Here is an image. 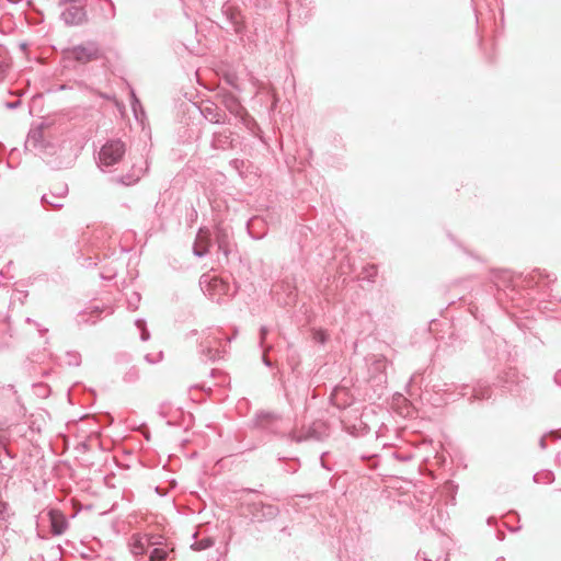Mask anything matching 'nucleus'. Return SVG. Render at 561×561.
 I'll use <instances>...</instances> for the list:
<instances>
[{
	"mask_svg": "<svg viewBox=\"0 0 561 561\" xmlns=\"http://www.w3.org/2000/svg\"><path fill=\"white\" fill-rule=\"evenodd\" d=\"M539 446L541 449H546L547 448V444H546V435H543L540 439H539Z\"/></svg>",
	"mask_w": 561,
	"mask_h": 561,
	"instance_id": "obj_51",
	"label": "nucleus"
},
{
	"mask_svg": "<svg viewBox=\"0 0 561 561\" xmlns=\"http://www.w3.org/2000/svg\"><path fill=\"white\" fill-rule=\"evenodd\" d=\"M139 301H140V294L136 293V291H133L131 295L127 299L128 307L133 310L138 309Z\"/></svg>",
	"mask_w": 561,
	"mask_h": 561,
	"instance_id": "obj_37",
	"label": "nucleus"
},
{
	"mask_svg": "<svg viewBox=\"0 0 561 561\" xmlns=\"http://www.w3.org/2000/svg\"><path fill=\"white\" fill-rule=\"evenodd\" d=\"M204 117L213 124H230V118L224 110L219 107V104L206 105L202 108Z\"/></svg>",
	"mask_w": 561,
	"mask_h": 561,
	"instance_id": "obj_16",
	"label": "nucleus"
},
{
	"mask_svg": "<svg viewBox=\"0 0 561 561\" xmlns=\"http://www.w3.org/2000/svg\"><path fill=\"white\" fill-rule=\"evenodd\" d=\"M65 7L60 16L65 24L78 26L88 22L87 4H60Z\"/></svg>",
	"mask_w": 561,
	"mask_h": 561,
	"instance_id": "obj_10",
	"label": "nucleus"
},
{
	"mask_svg": "<svg viewBox=\"0 0 561 561\" xmlns=\"http://www.w3.org/2000/svg\"><path fill=\"white\" fill-rule=\"evenodd\" d=\"M64 55L67 59L82 65L99 60L103 57L102 49L95 41H88L83 44L69 47L64 51Z\"/></svg>",
	"mask_w": 561,
	"mask_h": 561,
	"instance_id": "obj_4",
	"label": "nucleus"
},
{
	"mask_svg": "<svg viewBox=\"0 0 561 561\" xmlns=\"http://www.w3.org/2000/svg\"><path fill=\"white\" fill-rule=\"evenodd\" d=\"M144 175L142 169H137L135 165H133L131 170L127 172L126 174L122 176H117L115 179L116 183L123 184V185H133L137 183L140 178Z\"/></svg>",
	"mask_w": 561,
	"mask_h": 561,
	"instance_id": "obj_20",
	"label": "nucleus"
},
{
	"mask_svg": "<svg viewBox=\"0 0 561 561\" xmlns=\"http://www.w3.org/2000/svg\"><path fill=\"white\" fill-rule=\"evenodd\" d=\"M168 15L167 12H164L162 9H156L152 12V16L157 20H163Z\"/></svg>",
	"mask_w": 561,
	"mask_h": 561,
	"instance_id": "obj_46",
	"label": "nucleus"
},
{
	"mask_svg": "<svg viewBox=\"0 0 561 561\" xmlns=\"http://www.w3.org/2000/svg\"><path fill=\"white\" fill-rule=\"evenodd\" d=\"M139 378V371L136 367H131L128 371L125 373L123 379L125 382H135Z\"/></svg>",
	"mask_w": 561,
	"mask_h": 561,
	"instance_id": "obj_36",
	"label": "nucleus"
},
{
	"mask_svg": "<svg viewBox=\"0 0 561 561\" xmlns=\"http://www.w3.org/2000/svg\"><path fill=\"white\" fill-rule=\"evenodd\" d=\"M232 228L228 225L217 224L214 230V238L218 251H220L227 259L232 250Z\"/></svg>",
	"mask_w": 561,
	"mask_h": 561,
	"instance_id": "obj_11",
	"label": "nucleus"
},
{
	"mask_svg": "<svg viewBox=\"0 0 561 561\" xmlns=\"http://www.w3.org/2000/svg\"><path fill=\"white\" fill-rule=\"evenodd\" d=\"M131 548L130 551L134 556H141L145 553V545L139 535H134L131 538Z\"/></svg>",
	"mask_w": 561,
	"mask_h": 561,
	"instance_id": "obj_27",
	"label": "nucleus"
},
{
	"mask_svg": "<svg viewBox=\"0 0 561 561\" xmlns=\"http://www.w3.org/2000/svg\"><path fill=\"white\" fill-rule=\"evenodd\" d=\"M101 312H102V309L100 307H98V306H94V307L85 309L84 312L82 313V317H84L87 313H89V314L95 313L96 317H99V314Z\"/></svg>",
	"mask_w": 561,
	"mask_h": 561,
	"instance_id": "obj_45",
	"label": "nucleus"
},
{
	"mask_svg": "<svg viewBox=\"0 0 561 561\" xmlns=\"http://www.w3.org/2000/svg\"><path fill=\"white\" fill-rule=\"evenodd\" d=\"M515 290L513 284V276L508 271H496L492 273L491 284L489 285V291L497 304H502V293L512 298L511 294Z\"/></svg>",
	"mask_w": 561,
	"mask_h": 561,
	"instance_id": "obj_5",
	"label": "nucleus"
},
{
	"mask_svg": "<svg viewBox=\"0 0 561 561\" xmlns=\"http://www.w3.org/2000/svg\"><path fill=\"white\" fill-rule=\"evenodd\" d=\"M137 106H141L140 105V102L139 100L137 99L136 94L134 91H131V107H133V111L135 112V116L137 117Z\"/></svg>",
	"mask_w": 561,
	"mask_h": 561,
	"instance_id": "obj_44",
	"label": "nucleus"
},
{
	"mask_svg": "<svg viewBox=\"0 0 561 561\" xmlns=\"http://www.w3.org/2000/svg\"><path fill=\"white\" fill-rule=\"evenodd\" d=\"M44 128V123L31 128L27 134L26 145L36 149L50 169L62 170L70 168L75 162V154L67 152L61 158H54V154L57 152V146L55 142L45 139Z\"/></svg>",
	"mask_w": 561,
	"mask_h": 561,
	"instance_id": "obj_1",
	"label": "nucleus"
},
{
	"mask_svg": "<svg viewBox=\"0 0 561 561\" xmlns=\"http://www.w3.org/2000/svg\"><path fill=\"white\" fill-rule=\"evenodd\" d=\"M91 265H95V263H92L91 259H89V261H87V266H91Z\"/></svg>",
	"mask_w": 561,
	"mask_h": 561,
	"instance_id": "obj_55",
	"label": "nucleus"
},
{
	"mask_svg": "<svg viewBox=\"0 0 561 561\" xmlns=\"http://www.w3.org/2000/svg\"><path fill=\"white\" fill-rule=\"evenodd\" d=\"M18 105H19V102H15V103H8V106H9L10 108H15Z\"/></svg>",
	"mask_w": 561,
	"mask_h": 561,
	"instance_id": "obj_53",
	"label": "nucleus"
},
{
	"mask_svg": "<svg viewBox=\"0 0 561 561\" xmlns=\"http://www.w3.org/2000/svg\"><path fill=\"white\" fill-rule=\"evenodd\" d=\"M288 23L297 21L305 23L311 16V0H287Z\"/></svg>",
	"mask_w": 561,
	"mask_h": 561,
	"instance_id": "obj_9",
	"label": "nucleus"
},
{
	"mask_svg": "<svg viewBox=\"0 0 561 561\" xmlns=\"http://www.w3.org/2000/svg\"><path fill=\"white\" fill-rule=\"evenodd\" d=\"M221 14L225 19L226 27L240 33L243 28L242 16L240 10L229 2H225L221 7Z\"/></svg>",
	"mask_w": 561,
	"mask_h": 561,
	"instance_id": "obj_12",
	"label": "nucleus"
},
{
	"mask_svg": "<svg viewBox=\"0 0 561 561\" xmlns=\"http://www.w3.org/2000/svg\"><path fill=\"white\" fill-rule=\"evenodd\" d=\"M245 491H247V492H251V493L256 492V491H255V490H253V489H247Z\"/></svg>",
	"mask_w": 561,
	"mask_h": 561,
	"instance_id": "obj_56",
	"label": "nucleus"
},
{
	"mask_svg": "<svg viewBox=\"0 0 561 561\" xmlns=\"http://www.w3.org/2000/svg\"><path fill=\"white\" fill-rule=\"evenodd\" d=\"M216 100L218 104L222 105L231 115L240 118L242 123H245L248 116L247 110L232 92L222 90L217 93Z\"/></svg>",
	"mask_w": 561,
	"mask_h": 561,
	"instance_id": "obj_8",
	"label": "nucleus"
},
{
	"mask_svg": "<svg viewBox=\"0 0 561 561\" xmlns=\"http://www.w3.org/2000/svg\"><path fill=\"white\" fill-rule=\"evenodd\" d=\"M272 347L268 346L267 348L264 350V353L262 355V362L263 364L266 366V367H272L273 364L272 362L270 360V358L267 357L266 353L271 350Z\"/></svg>",
	"mask_w": 561,
	"mask_h": 561,
	"instance_id": "obj_47",
	"label": "nucleus"
},
{
	"mask_svg": "<svg viewBox=\"0 0 561 561\" xmlns=\"http://www.w3.org/2000/svg\"><path fill=\"white\" fill-rule=\"evenodd\" d=\"M505 346L506 342L502 337L493 335L492 332L483 337V348L490 359H500L501 355L505 353L504 350L501 352V348Z\"/></svg>",
	"mask_w": 561,
	"mask_h": 561,
	"instance_id": "obj_14",
	"label": "nucleus"
},
{
	"mask_svg": "<svg viewBox=\"0 0 561 561\" xmlns=\"http://www.w3.org/2000/svg\"><path fill=\"white\" fill-rule=\"evenodd\" d=\"M533 480L536 483L551 484L554 481V474L550 470H543L535 473Z\"/></svg>",
	"mask_w": 561,
	"mask_h": 561,
	"instance_id": "obj_25",
	"label": "nucleus"
},
{
	"mask_svg": "<svg viewBox=\"0 0 561 561\" xmlns=\"http://www.w3.org/2000/svg\"><path fill=\"white\" fill-rule=\"evenodd\" d=\"M174 551L173 547L165 543L163 547H154L149 554V561H168Z\"/></svg>",
	"mask_w": 561,
	"mask_h": 561,
	"instance_id": "obj_22",
	"label": "nucleus"
},
{
	"mask_svg": "<svg viewBox=\"0 0 561 561\" xmlns=\"http://www.w3.org/2000/svg\"><path fill=\"white\" fill-rule=\"evenodd\" d=\"M289 473H295L297 471V468L289 467V469H286Z\"/></svg>",
	"mask_w": 561,
	"mask_h": 561,
	"instance_id": "obj_54",
	"label": "nucleus"
},
{
	"mask_svg": "<svg viewBox=\"0 0 561 561\" xmlns=\"http://www.w3.org/2000/svg\"><path fill=\"white\" fill-rule=\"evenodd\" d=\"M268 329L265 325L260 328V346L263 347L264 341L267 336Z\"/></svg>",
	"mask_w": 561,
	"mask_h": 561,
	"instance_id": "obj_43",
	"label": "nucleus"
},
{
	"mask_svg": "<svg viewBox=\"0 0 561 561\" xmlns=\"http://www.w3.org/2000/svg\"><path fill=\"white\" fill-rule=\"evenodd\" d=\"M60 198H53L51 192L49 194H43L41 197V203L43 206H49L55 209L62 208L64 204L59 202Z\"/></svg>",
	"mask_w": 561,
	"mask_h": 561,
	"instance_id": "obj_26",
	"label": "nucleus"
},
{
	"mask_svg": "<svg viewBox=\"0 0 561 561\" xmlns=\"http://www.w3.org/2000/svg\"><path fill=\"white\" fill-rule=\"evenodd\" d=\"M221 340L216 336H206L199 344L201 354L210 362L222 357V351L219 348Z\"/></svg>",
	"mask_w": 561,
	"mask_h": 561,
	"instance_id": "obj_13",
	"label": "nucleus"
},
{
	"mask_svg": "<svg viewBox=\"0 0 561 561\" xmlns=\"http://www.w3.org/2000/svg\"><path fill=\"white\" fill-rule=\"evenodd\" d=\"M328 339H329V336H328L327 332H325V331H323V330H317V331H314V333H313V340H314V342H316V343H319V344H321V345L325 344V343H327V341H328Z\"/></svg>",
	"mask_w": 561,
	"mask_h": 561,
	"instance_id": "obj_38",
	"label": "nucleus"
},
{
	"mask_svg": "<svg viewBox=\"0 0 561 561\" xmlns=\"http://www.w3.org/2000/svg\"><path fill=\"white\" fill-rule=\"evenodd\" d=\"M214 545V540L210 537L203 538L199 541L192 543L191 548L195 551H202L210 548Z\"/></svg>",
	"mask_w": 561,
	"mask_h": 561,
	"instance_id": "obj_32",
	"label": "nucleus"
},
{
	"mask_svg": "<svg viewBox=\"0 0 561 561\" xmlns=\"http://www.w3.org/2000/svg\"><path fill=\"white\" fill-rule=\"evenodd\" d=\"M126 145L122 139H108L100 148L96 158V164L101 171H111V168L117 165L125 157Z\"/></svg>",
	"mask_w": 561,
	"mask_h": 561,
	"instance_id": "obj_3",
	"label": "nucleus"
},
{
	"mask_svg": "<svg viewBox=\"0 0 561 561\" xmlns=\"http://www.w3.org/2000/svg\"><path fill=\"white\" fill-rule=\"evenodd\" d=\"M65 363L68 366L77 367L81 363V355L75 351L67 352L65 355Z\"/></svg>",
	"mask_w": 561,
	"mask_h": 561,
	"instance_id": "obj_29",
	"label": "nucleus"
},
{
	"mask_svg": "<svg viewBox=\"0 0 561 561\" xmlns=\"http://www.w3.org/2000/svg\"><path fill=\"white\" fill-rule=\"evenodd\" d=\"M517 379V371L513 368H510L505 371L504 376L499 378V386L506 388L510 391H513V386Z\"/></svg>",
	"mask_w": 561,
	"mask_h": 561,
	"instance_id": "obj_23",
	"label": "nucleus"
},
{
	"mask_svg": "<svg viewBox=\"0 0 561 561\" xmlns=\"http://www.w3.org/2000/svg\"><path fill=\"white\" fill-rule=\"evenodd\" d=\"M245 514L252 523H264L275 519L279 515V507L264 502H249L244 505Z\"/></svg>",
	"mask_w": 561,
	"mask_h": 561,
	"instance_id": "obj_7",
	"label": "nucleus"
},
{
	"mask_svg": "<svg viewBox=\"0 0 561 561\" xmlns=\"http://www.w3.org/2000/svg\"><path fill=\"white\" fill-rule=\"evenodd\" d=\"M245 161L242 160V159H232L230 160L229 162V165L234 170L237 171V173L241 176V178H244L245 176V172H244V168H245Z\"/></svg>",
	"mask_w": 561,
	"mask_h": 561,
	"instance_id": "obj_33",
	"label": "nucleus"
},
{
	"mask_svg": "<svg viewBox=\"0 0 561 561\" xmlns=\"http://www.w3.org/2000/svg\"><path fill=\"white\" fill-rule=\"evenodd\" d=\"M379 458L378 454H362L359 455V459L363 462H367L369 469H376L378 466L377 459Z\"/></svg>",
	"mask_w": 561,
	"mask_h": 561,
	"instance_id": "obj_30",
	"label": "nucleus"
},
{
	"mask_svg": "<svg viewBox=\"0 0 561 561\" xmlns=\"http://www.w3.org/2000/svg\"><path fill=\"white\" fill-rule=\"evenodd\" d=\"M57 146V152L54 154V158H61L65 153L71 152L75 154V159L77 158V154L73 152L70 142L62 141L60 144H56Z\"/></svg>",
	"mask_w": 561,
	"mask_h": 561,
	"instance_id": "obj_31",
	"label": "nucleus"
},
{
	"mask_svg": "<svg viewBox=\"0 0 561 561\" xmlns=\"http://www.w3.org/2000/svg\"><path fill=\"white\" fill-rule=\"evenodd\" d=\"M67 194H68V185L64 184L58 191L51 192V197L62 199L67 196Z\"/></svg>",
	"mask_w": 561,
	"mask_h": 561,
	"instance_id": "obj_39",
	"label": "nucleus"
},
{
	"mask_svg": "<svg viewBox=\"0 0 561 561\" xmlns=\"http://www.w3.org/2000/svg\"><path fill=\"white\" fill-rule=\"evenodd\" d=\"M391 457H393L394 459H397L401 462H409L413 459V455L409 451L401 453L398 450H393V451H391Z\"/></svg>",
	"mask_w": 561,
	"mask_h": 561,
	"instance_id": "obj_35",
	"label": "nucleus"
},
{
	"mask_svg": "<svg viewBox=\"0 0 561 561\" xmlns=\"http://www.w3.org/2000/svg\"><path fill=\"white\" fill-rule=\"evenodd\" d=\"M135 325L137 327V329L140 331V340L142 342H147L150 340V332L149 330L147 329V323H146V320L144 319H137L135 321Z\"/></svg>",
	"mask_w": 561,
	"mask_h": 561,
	"instance_id": "obj_28",
	"label": "nucleus"
},
{
	"mask_svg": "<svg viewBox=\"0 0 561 561\" xmlns=\"http://www.w3.org/2000/svg\"><path fill=\"white\" fill-rule=\"evenodd\" d=\"M95 11L104 22L112 21L116 16V8L112 0H98Z\"/></svg>",
	"mask_w": 561,
	"mask_h": 561,
	"instance_id": "obj_18",
	"label": "nucleus"
},
{
	"mask_svg": "<svg viewBox=\"0 0 561 561\" xmlns=\"http://www.w3.org/2000/svg\"><path fill=\"white\" fill-rule=\"evenodd\" d=\"M233 133L229 129L215 131L211 137L210 146L215 150H228L233 148Z\"/></svg>",
	"mask_w": 561,
	"mask_h": 561,
	"instance_id": "obj_17",
	"label": "nucleus"
},
{
	"mask_svg": "<svg viewBox=\"0 0 561 561\" xmlns=\"http://www.w3.org/2000/svg\"><path fill=\"white\" fill-rule=\"evenodd\" d=\"M49 518L51 534L54 536L62 535L68 527V522L66 520L65 516L60 512L51 510L49 512Z\"/></svg>",
	"mask_w": 561,
	"mask_h": 561,
	"instance_id": "obj_19",
	"label": "nucleus"
},
{
	"mask_svg": "<svg viewBox=\"0 0 561 561\" xmlns=\"http://www.w3.org/2000/svg\"><path fill=\"white\" fill-rule=\"evenodd\" d=\"M164 538L161 535H151L148 538V545L160 547L163 545Z\"/></svg>",
	"mask_w": 561,
	"mask_h": 561,
	"instance_id": "obj_40",
	"label": "nucleus"
},
{
	"mask_svg": "<svg viewBox=\"0 0 561 561\" xmlns=\"http://www.w3.org/2000/svg\"><path fill=\"white\" fill-rule=\"evenodd\" d=\"M469 388H470V387H469L468 385H461V386L459 387V390H460V391H459V396H461V397L467 396V393H468L467 391L469 390Z\"/></svg>",
	"mask_w": 561,
	"mask_h": 561,
	"instance_id": "obj_49",
	"label": "nucleus"
},
{
	"mask_svg": "<svg viewBox=\"0 0 561 561\" xmlns=\"http://www.w3.org/2000/svg\"><path fill=\"white\" fill-rule=\"evenodd\" d=\"M363 274V278L367 279L368 282H375V277L377 276V266L368 265L364 267Z\"/></svg>",
	"mask_w": 561,
	"mask_h": 561,
	"instance_id": "obj_34",
	"label": "nucleus"
},
{
	"mask_svg": "<svg viewBox=\"0 0 561 561\" xmlns=\"http://www.w3.org/2000/svg\"><path fill=\"white\" fill-rule=\"evenodd\" d=\"M87 4L88 0H59V4Z\"/></svg>",
	"mask_w": 561,
	"mask_h": 561,
	"instance_id": "obj_48",
	"label": "nucleus"
},
{
	"mask_svg": "<svg viewBox=\"0 0 561 561\" xmlns=\"http://www.w3.org/2000/svg\"><path fill=\"white\" fill-rule=\"evenodd\" d=\"M26 322L32 323L33 320L31 318H26Z\"/></svg>",
	"mask_w": 561,
	"mask_h": 561,
	"instance_id": "obj_57",
	"label": "nucleus"
},
{
	"mask_svg": "<svg viewBox=\"0 0 561 561\" xmlns=\"http://www.w3.org/2000/svg\"><path fill=\"white\" fill-rule=\"evenodd\" d=\"M330 435V430L327 422L322 420H316L311 423L301 425L300 428L291 430L286 438L296 444L308 443V442H322Z\"/></svg>",
	"mask_w": 561,
	"mask_h": 561,
	"instance_id": "obj_2",
	"label": "nucleus"
},
{
	"mask_svg": "<svg viewBox=\"0 0 561 561\" xmlns=\"http://www.w3.org/2000/svg\"><path fill=\"white\" fill-rule=\"evenodd\" d=\"M253 427L268 435L283 436V417L274 412H256L252 420Z\"/></svg>",
	"mask_w": 561,
	"mask_h": 561,
	"instance_id": "obj_6",
	"label": "nucleus"
},
{
	"mask_svg": "<svg viewBox=\"0 0 561 561\" xmlns=\"http://www.w3.org/2000/svg\"><path fill=\"white\" fill-rule=\"evenodd\" d=\"M9 511V504L7 502H0V522L7 520Z\"/></svg>",
	"mask_w": 561,
	"mask_h": 561,
	"instance_id": "obj_41",
	"label": "nucleus"
},
{
	"mask_svg": "<svg viewBox=\"0 0 561 561\" xmlns=\"http://www.w3.org/2000/svg\"><path fill=\"white\" fill-rule=\"evenodd\" d=\"M556 276L541 271L540 268H535L530 274H528L525 278V283L527 286H538L541 290L543 287H548L551 283L556 282Z\"/></svg>",
	"mask_w": 561,
	"mask_h": 561,
	"instance_id": "obj_15",
	"label": "nucleus"
},
{
	"mask_svg": "<svg viewBox=\"0 0 561 561\" xmlns=\"http://www.w3.org/2000/svg\"><path fill=\"white\" fill-rule=\"evenodd\" d=\"M324 455H325V453H323V454L321 455V465H322V467H323V468H325V469H328V470H331L329 467H327V466H325V463H324V461H323V457H324Z\"/></svg>",
	"mask_w": 561,
	"mask_h": 561,
	"instance_id": "obj_52",
	"label": "nucleus"
},
{
	"mask_svg": "<svg viewBox=\"0 0 561 561\" xmlns=\"http://www.w3.org/2000/svg\"><path fill=\"white\" fill-rule=\"evenodd\" d=\"M491 398V388L485 381H478L471 388V399L485 400Z\"/></svg>",
	"mask_w": 561,
	"mask_h": 561,
	"instance_id": "obj_21",
	"label": "nucleus"
},
{
	"mask_svg": "<svg viewBox=\"0 0 561 561\" xmlns=\"http://www.w3.org/2000/svg\"><path fill=\"white\" fill-rule=\"evenodd\" d=\"M162 358H163V353L162 352H159L156 358H153L150 354H147L145 356L146 362H148L150 364H156V363L162 360Z\"/></svg>",
	"mask_w": 561,
	"mask_h": 561,
	"instance_id": "obj_42",
	"label": "nucleus"
},
{
	"mask_svg": "<svg viewBox=\"0 0 561 561\" xmlns=\"http://www.w3.org/2000/svg\"><path fill=\"white\" fill-rule=\"evenodd\" d=\"M203 233H206L208 236L209 231L207 229H205V230L202 228L199 229L198 237L201 238V243H203V237H202ZM209 245H210L209 240H206L205 244H198V245L194 244V247H193L194 255L197 257H204L209 251Z\"/></svg>",
	"mask_w": 561,
	"mask_h": 561,
	"instance_id": "obj_24",
	"label": "nucleus"
},
{
	"mask_svg": "<svg viewBox=\"0 0 561 561\" xmlns=\"http://www.w3.org/2000/svg\"><path fill=\"white\" fill-rule=\"evenodd\" d=\"M553 380H554L556 385L561 387V370H559L554 374Z\"/></svg>",
	"mask_w": 561,
	"mask_h": 561,
	"instance_id": "obj_50",
	"label": "nucleus"
}]
</instances>
